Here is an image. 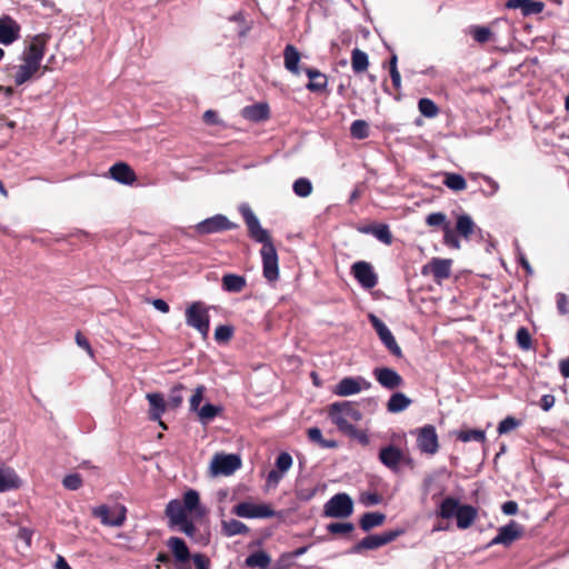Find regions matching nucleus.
<instances>
[{
    "label": "nucleus",
    "mask_w": 569,
    "mask_h": 569,
    "mask_svg": "<svg viewBox=\"0 0 569 569\" xmlns=\"http://www.w3.org/2000/svg\"><path fill=\"white\" fill-rule=\"evenodd\" d=\"M48 38L37 34L23 50L20 63L10 69V77L16 86H22L32 80L41 68Z\"/></svg>",
    "instance_id": "nucleus-1"
},
{
    "label": "nucleus",
    "mask_w": 569,
    "mask_h": 569,
    "mask_svg": "<svg viewBox=\"0 0 569 569\" xmlns=\"http://www.w3.org/2000/svg\"><path fill=\"white\" fill-rule=\"evenodd\" d=\"M436 515L442 520L456 519L457 528L466 530L478 519V509L471 505L460 503L458 498L448 496L441 500Z\"/></svg>",
    "instance_id": "nucleus-2"
},
{
    "label": "nucleus",
    "mask_w": 569,
    "mask_h": 569,
    "mask_svg": "<svg viewBox=\"0 0 569 569\" xmlns=\"http://www.w3.org/2000/svg\"><path fill=\"white\" fill-rule=\"evenodd\" d=\"M328 416L342 433L351 430L355 423L362 419L359 408L350 401L332 403L328 408Z\"/></svg>",
    "instance_id": "nucleus-3"
},
{
    "label": "nucleus",
    "mask_w": 569,
    "mask_h": 569,
    "mask_svg": "<svg viewBox=\"0 0 569 569\" xmlns=\"http://www.w3.org/2000/svg\"><path fill=\"white\" fill-rule=\"evenodd\" d=\"M186 323L196 329L202 338H207L210 330L209 307L202 301L191 302L184 311Z\"/></svg>",
    "instance_id": "nucleus-4"
},
{
    "label": "nucleus",
    "mask_w": 569,
    "mask_h": 569,
    "mask_svg": "<svg viewBox=\"0 0 569 569\" xmlns=\"http://www.w3.org/2000/svg\"><path fill=\"white\" fill-rule=\"evenodd\" d=\"M92 516L103 526L121 527L127 519V508L123 505H100L92 509Z\"/></svg>",
    "instance_id": "nucleus-5"
},
{
    "label": "nucleus",
    "mask_w": 569,
    "mask_h": 569,
    "mask_svg": "<svg viewBox=\"0 0 569 569\" xmlns=\"http://www.w3.org/2000/svg\"><path fill=\"white\" fill-rule=\"evenodd\" d=\"M352 512L353 501L345 492L335 495L323 506V515L329 518L345 519L350 517Z\"/></svg>",
    "instance_id": "nucleus-6"
},
{
    "label": "nucleus",
    "mask_w": 569,
    "mask_h": 569,
    "mask_svg": "<svg viewBox=\"0 0 569 569\" xmlns=\"http://www.w3.org/2000/svg\"><path fill=\"white\" fill-rule=\"evenodd\" d=\"M241 467L239 456L230 453H217L212 457L209 473L211 477L230 476Z\"/></svg>",
    "instance_id": "nucleus-7"
},
{
    "label": "nucleus",
    "mask_w": 569,
    "mask_h": 569,
    "mask_svg": "<svg viewBox=\"0 0 569 569\" xmlns=\"http://www.w3.org/2000/svg\"><path fill=\"white\" fill-rule=\"evenodd\" d=\"M525 536V527L511 520L508 525L498 528L497 536L490 540L487 547L501 545L506 548L510 547L517 540L522 539Z\"/></svg>",
    "instance_id": "nucleus-8"
},
{
    "label": "nucleus",
    "mask_w": 569,
    "mask_h": 569,
    "mask_svg": "<svg viewBox=\"0 0 569 569\" xmlns=\"http://www.w3.org/2000/svg\"><path fill=\"white\" fill-rule=\"evenodd\" d=\"M429 227L439 228L443 232V243L451 249H460V241L447 216L442 212L429 214Z\"/></svg>",
    "instance_id": "nucleus-9"
},
{
    "label": "nucleus",
    "mask_w": 569,
    "mask_h": 569,
    "mask_svg": "<svg viewBox=\"0 0 569 569\" xmlns=\"http://www.w3.org/2000/svg\"><path fill=\"white\" fill-rule=\"evenodd\" d=\"M263 264V277L268 281H276L279 278L278 254L274 246L266 243L260 250Z\"/></svg>",
    "instance_id": "nucleus-10"
},
{
    "label": "nucleus",
    "mask_w": 569,
    "mask_h": 569,
    "mask_svg": "<svg viewBox=\"0 0 569 569\" xmlns=\"http://www.w3.org/2000/svg\"><path fill=\"white\" fill-rule=\"evenodd\" d=\"M370 323L375 328L377 335L379 336L382 343L386 348L396 357H401L402 351L398 346L392 332L388 329V327L373 313L368 316Z\"/></svg>",
    "instance_id": "nucleus-11"
},
{
    "label": "nucleus",
    "mask_w": 569,
    "mask_h": 569,
    "mask_svg": "<svg viewBox=\"0 0 569 569\" xmlns=\"http://www.w3.org/2000/svg\"><path fill=\"white\" fill-rule=\"evenodd\" d=\"M371 383L363 377H346L341 379L333 389L335 395L348 397L368 390Z\"/></svg>",
    "instance_id": "nucleus-12"
},
{
    "label": "nucleus",
    "mask_w": 569,
    "mask_h": 569,
    "mask_svg": "<svg viewBox=\"0 0 569 569\" xmlns=\"http://www.w3.org/2000/svg\"><path fill=\"white\" fill-rule=\"evenodd\" d=\"M233 513L241 518H270L274 511L267 503L241 502L234 506Z\"/></svg>",
    "instance_id": "nucleus-13"
},
{
    "label": "nucleus",
    "mask_w": 569,
    "mask_h": 569,
    "mask_svg": "<svg viewBox=\"0 0 569 569\" xmlns=\"http://www.w3.org/2000/svg\"><path fill=\"white\" fill-rule=\"evenodd\" d=\"M402 533V530H388L378 535H370L363 538L355 548L356 551L370 550L382 547Z\"/></svg>",
    "instance_id": "nucleus-14"
},
{
    "label": "nucleus",
    "mask_w": 569,
    "mask_h": 569,
    "mask_svg": "<svg viewBox=\"0 0 569 569\" xmlns=\"http://www.w3.org/2000/svg\"><path fill=\"white\" fill-rule=\"evenodd\" d=\"M379 459L382 465L392 471H398L400 466L403 463L411 465V460L395 446H387L382 448L379 452Z\"/></svg>",
    "instance_id": "nucleus-15"
},
{
    "label": "nucleus",
    "mask_w": 569,
    "mask_h": 569,
    "mask_svg": "<svg viewBox=\"0 0 569 569\" xmlns=\"http://www.w3.org/2000/svg\"><path fill=\"white\" fill-rule=\"evenodd\" d=\"M236 226L227 219V217L222 214H217L211 218H208L196 226V230L200 234H208L220 232L223 230H229L234 228Z\"/></svg>",
    "instance_id": "nucleus-16"
},
{
    "label": "nucleus",
    "mask_w": 569,
    "mask_h": 569,
    "mask_svg": "<svg viewBox=\"0 0 569 569\" xmlns=\"http://www.w3.org/2000/svg\"><path fill=\"white\" fill-rule=\"evenodd\" d=\"M351 270L355 278L363 288L371 289L377 284L378 278L370 263L366 261L355 262Z\"/></svg>",
    "instance_id": "nucleus-17"
},
{
    "label": "nucleus",
    "mask_w": 569,
    "mask_h": 569,
    "mask_svg": "<svg viewBox=\"0 0 569 569\" xmlns=\"http://www.w3.org/2000/svg\"><path fill=\"white\" fill-rule=\"evenodd\" d=\"M20 24L10 16L0 18V44L10 46L20 38Z\"/></svg>",
    "instance_id": "nucleus-18"
},
{
    "label": "nucleus",
    "mask_w": 569,
    "mask_h": 569,
    "mask_svg": "<svg viewBox=\"0 0 569 569\" xmlns=\"http://www.w3.org/2000/svg\"><path fill=\"white\" fill-rule=\"evenodd\" d=\"M373 376L383 388L389 390L397 389L403 383L401 376L396 370L387 367L376 368Z\"/></svg>",
    "instance_id": "nucleus-19"
},
{
    "label": "nucleus",
    "mask_w": 569,
    "mask_h": 569,
    "mask_svg": "<svg viewBox=\"0 0 569 569\" xmlns=\"http://www.w3.org/2000/svg\"><path fill=\"white\" fill-rule=\"evenodd\" d=\"M452 259L432 258L429 262L430 271L437 283L441 284L451 276Z\"/></svg>",
    "instance_id": "nucleus-20"
},
{
    "label": "nucleus",
    "mask_w": 569,
    "mask_h": 569,
    "mask_svg": "<svg viewBox=\"0 0 569 569\" xmlns=\"http://www.w3.org/2000/svg\"><path fill=\"white\" fill-rule=\"evenodd\" d=\"M167 546L170 548L179 563L178 569H189V567L184 566L190 559V552L186 542L181 538L171 537L168 540Z\"/></svg>",
    "instance_id": "nucleus-21"
},
{
    "label": "nucleus",
    "mask_w": 569,
    "mask_h": 569,
    "mask_svg": "<svg viewBox=\"0 0 569 569\" xmlns=\"http://www.w3.org/2000/svg\"><path fill=\"white\" fill-rule=\"evenodd\" d=\"M505 7L507 9H520L523 17L541 13L545 3L535 0H507Z\"/></svg>",
    "instance_id": "nucleus-22"
},
{
    "label": "nucleus",
    "mask_w": 569,
    "mask_h": 569,
    "mask_svg": "<svg viewBox=\"0 0 569 569\" xmlns=\"http://www.w3.org/2000/svg\"><path fill=\"white\" fill-rule=\"evenodd\" d=\"M181 502L190 516L202 517L206 515V509L200 505V497L196 490L186 491Z\"/></svg>",
    "instance_id": "nucleus-23"
},
{
    "label": "nucleus",
    "mask_w": 569,
    "mask_h": 569,
    "mask_svg": "<svg viewBox=\"0 0 569 569\" xmlns=\"http://www.w3.org/2000/svg\"><path fill=\"white\" fill-rule=\"evenodd\" d=\"M110 176L123 184H132L136 181L134 171L124 162H118L110 168Z\"/></svg>",
    "instance_id": "nucleus-24"
},
{
    "label": "nucleus",
    "mask_w": 569,
    "mask_h": 569,
    "mask_svg": "<svg viewBox=\"0 0 569 569\" xmlns=\"http://www.w3.org/2000/svg\"><path fill=\"white\" fill-rule=\"evenodd\" d=\"M147 399L149 401V419L150 420H160L161 416L166 411V400L164 397L159 392L147 393Z\"/></svg>",
    "instance_id": "nucleus-25"
},
{
    "label": "nucleus",
    "mask_w": 569,
    "mask_h": 569,
    "mask_svg": "<svg viewBox=\"0 0 569 569\" xmlns=\"http://www.w3.org/2000/svg\"><path fill=\"white\" fill-rule=\"evenodd\" d=\"M166 515L173 525L184 523L188 518V512L186 511L182 502L177 499L171 500L167 505Z\"/></svg>",
    "instance_id": "nucleus-26"
},
{
    "label": "nucleus",
    "mask_w": 569,
    "mask_h": 569,
    "mask_svg": "<svg viewBox=\"0 0 569 569\" xmlns=\"http://www.w3.org/2000/svg\"><path fill=\"white\" fill-rule=\"evenodd\" d=\"M21 481L11 468H0V492L18 489Z\"/></svg>",
    "instance_id": "nucleus-27"
},
{
    "label": "nucleus",
    "mask_w": 569,
    "mask_h": 569,
    "mask_svg": "<svg viewBox=\"0 0 569 569\" xmlns=\"http://www.w3.org/2000/svg\"><path fill=\"white\" fill-rule=\"evenodd\" d=\"M284 68L293 74H299L300 53L292 44H287L283 50Z\"/></svg>",
    "instance_id": "nucleus-28"
},
{
    "label": "nucleus",
    "mask_w": 569,
    "mask_h": 569,
    "mask_svg": "<svg viewBox=\"0 0 569 569\" xmlns=\"http://www.w3.org/2000/svg\"><path fill=\"white\" fill-rule=\"evenodd\" d=\"M242 116L251 121H261L269 117V108L266 103L249 106L242 110Z\"/></svg>",
    "instance_id": "nucleus-29"
},
{
    "label": "nucleus",
    "mask_w": 569,
    "mask_h": 569,
    "mask_svg": "<svg viewBox=\"0 0 569 569\" xmlns=\"http://www.w3.org/2000/svg\"><path fill=\"white\" fill-rule=\"evenodd\" d=\"M411 400L402 392L393 393L387 402V410L391 413H398L406 410Z\"/></svg>",
    "instance_id": "nucleus-30"
},
{
    "label": "nucleus",
    "mask_w": 569,
    "mask_h": 569,
    "mask_svg": "<svg viewBox=\"0 0 569 569\" xmlns=\"http://www.w3.org/2000/svg\"><path fill=\"white\" fill-rule=\"evenodd\" d=\"M246 287V279L241 276L228 273L222 277V288L228 292H240Z\"/></svg>",
    "instance_id": "nucleus-31"
},
{
    "label": "nucleus",
    "mask_w": 569,
    "mask_h": 569,
    "mask_svg": "<svg viewBox=\"0 0 569 569\" xmlns=\"http://www.w3.org/2000/svg\"><path fill=\"white\" fill-rule=\"evenodd\" d=\"M476 228L475 222L468 214H461L457 219L456 223V234L458 233L463 237L465 239H469L470 236L473 233Z\"/></svg>",
    "instance_id": "nucleus-32"
},
{
    "label": "nucleus",
    "mask_w": 569,
    "mask_h": 569,
    "mask_svg": "<svg viewBox=\"0 0 569 569\" xmlns=\"http://www.w3.org/2000/svg\"><path fill=\"white\" fill-rule=\"evenodd\" d=\"M386 516L381 512H367L360 519V527L363 531H369L385 522Z\"/></svg>",
    "instance_id": "nucleus-33"
},
{
    "label": "nucleus",
    "mask_w": 569,
    "mask_h": 569,
    "mask_svg": "<svg viewBox=\"0 0 569 569\" xmlns=\"http://www.w3.org/2000/svg\"><path fill=\"white\" fill-rule=\"evenodd\" d=\"M222 532L227 537H232L236 535H246L249 532V528L241 521L231 519L228 521H222Z\"/></svg>",
    "instance_id": "nucleus-34"
},
{
    "label": "nucleus",
    "mask_w": 569,
    "mask_h": 569,
    "mask_svg": "<svg viewBox=\"0 0 569 569\" xmlns=\"http://www.w3.org/2000/svg\"><path fill=\"white\" fill-rule=\"evenodd\" d=\"M306 73L310 79V82L307 84V88L310 91H320L326 88L327 79L320 71L316 69H306Z\"/></svg>",
    "instance_id": "nucleus-35"
},
{
    "label": "nucleus",
    "mask_w": 569,
    "mask_h": 569,
    "mask_svg": "<svg viewBox=\"0 0 569 569\" xmlns=\"http://www.w3.org/2000/svg\"><path fill=\"white\" fill-rule=\"evenodd\" d=\"M442 183L446 184L452 191H462L467 188L466 179L459 174L453 172H446Z\"/></svg>",
    "instance_id": "nucleus-36"
},
{
    "label": "nucleus",
    "mask_w": 569,
    "mask_h": 569,
    "mask_svg": "<svg viewBox=\"0 0 569 569\" xmlns=\"http://www.w3.org/2000/svg\"><path fill=\"white\" fill-rule=\"evenodd\" d=\"M369 66L368 56L366 52L356 48L351 53V67L356 73H360L367 70Z\"/></svg>",
    "instance_id": "nucleus-37"
},
{
    "label": "nucleus",
    "mask_w": 569,
    "mask_h": 569,
    "mask_svg": "<svg viewBox=\"0 0 569 569\" xmlns=\"http://www.w3.org/2000/svg\"><path fill=\"white\" fill-rule=\"evenodd\" d=\"M457 439L462 442H469V441L485 442L486 441V432L480 429L460 430L459 432H457Z\"/></svg>",
    "instance_id": "nucleus-38"
},
{
    "label": "nucleus",
    "mask_w": 569,
    "mask_h": 569,
    "mask_svg": "<svg viewBox=\"0 0 569 569\" xmlns=\"http://www.w3.org/2000/svg\"><path fill=\"white\" fill-rule=\"evenodd\" d=\"M270 561V557L264 551H257L247 557L246 565L248 567L267 568Z\"/></svg>",
    "instance_id": "nucleus-39"
},
{
    "label": "nucleus",
    "mask_w": 569,
    "mask_h": 569,
    "mask_svg": "<svg viewBox=\"0 0 569 569\" xmlns=\"http://www.w3.org/2000/svg\"><path fill=\"white\" fill-rule=\"evenodd\" d=\"M221 407L206 403L198 410V417L202 423H207L221 412Z\"/></svg>",
    "instance_id": "nucleus-40"
},
{
    "label": "nucleus",
    "mask_w": 569,
    "mask_h": 569,
    "mask_svg": "<svg viewBox=\"0 0 569 569\" xmlns=\"http://www.w3.org/2000/svg\"><path fill=\"white\" fill-rule=\"evenodd\" d=\"M469 33L472 36L473 40L479 43H486L492 37L491 30L488 27L483 26L470 27Z\"/></svg>",
    "instance_id": "nucleus-41"
},
{
    "label": "nucleus",
    "mask_w": 569,
    "mask_h": 569,
    "mask_svg": "<svg viewBox=\"0 0 569 569\" xmlns=\"http://www.w3.org/2000/svg\"><path fill=\"white\" fill-rule=\"evenodd\" d=\"M308 437L311 441L318 443L321 448H336L337 442L335 440H326L322 437V432L319 428H310L308 430Z\"/></svg>",
    "instance_id": "nucleus-42"
},
{
    "label": "nucleus",
    "mask_w": 569,
    "mask_h": 569,
    "mask_svg": "<svg viewBox=\"0 0 569 569\" xmlns=\"http://www.w3.org/2000/svg\"><path fill=\"white\" fill-rule=\"evenodd\" d=\"M293 192L298 196V197H308L311 194L312 192V184H311V181L307 178H299L297 179L295 182H293Z\"/></svg>",
    "instance_id": "nucleus-43"
},
{
    "label": "nucleus",
    "mask_w": 569,
    "mask_h": 569,
    "mask_svg": "<svg viewBox=\"0 0 569 569\" xmlns=\"http://www.w3.org/2000/svg\"><path fill=\"white\" fill-rule=\"evenodd\" d=\"M517 345L522 350L532 348V339L529 330L526 327H520L516 333Z\"/></svg>",
    "instance_id": "nucleus-44"
},
{
    "label": "nucleus",
    "mask_w": 569,
    "mask_h": 569,
    "mask_svg": "<svg viewBox=\"0 0 569 569\" xmlns=\"http://www.w3.org/2000/svg\"><path fill=\"white\" fill-rule=\"evenodd\" d=\"M350 132L356 139H365L369 136V126L365 120H356L351 123Z\"/></svg>",
    "instance_id": "nucleus-45"
},
{
    "label": "nucleus",
    "mask_w": 569,
    "mask_h": 569,
    "mask_svg": "<svg viewBox=\"0 0 569 569\" xmlns=\"http://www.w3.org/2000/svg\"><path fill=\"white\" fill-rule=\"evenodd\" d=\"M250 237L254 239L258 242H261L262 246L266 243H271L270 236L266 229L261 227L260 223H258L256 227H251L249 229Z\"/></svg>",
    "instance_id": "nucleus-46"
},
{
    "label": "nucleus",
    "mask_w": 569,
    "mask_h": 569,
    "mask_svg": "<svg viewBox=\"0 0 569 569\" xmlns=\"http://www.w3.org/2000/svg\"><path fill=\"white\" fill-rule=\"evenodd\" d=\"M355 529L351 522H332L328 525L327 530L332 535H349Z\"/></svg>",
    "instance_id": "nucleus-47"
},
{
    "label": "nucleus",
    "mask_w": 569,
    "mask_h": 569,
    "mask_svg": "<svg viewBox=\"0 0 569 569\" xmlns=\"http://www.w3.org/2000/svg\"><path fill=\"white\" fill-rule=\"evenodd\" d=\"M371 232L378 240L386 244H390L392 241L391 232L386 224L372 227Z\"/></svg>",
    "instance_id": "nucleus-48"
},
{
    "label": "nucleus",
    "mask_w": 569,
    "mask_h": 569,
    "mask_svg": "<svg viewBox=\"0 0 569 569\" xmlns=\"http://www.w3.org/2000/svg\"><path fill=\"white\" fill-rule=\"evenodd\" d=\"M520 423H521L520 420L516 419L515 417L508 416L502 421H500L498 429H497L498 433L499 435L508 433V432L515 430L516 428H518L520 426Z\"/></svg>",
    "instance_id": "nucleus-49"
},
{
    "label": "nucleus",
    "mask_w": 569,
    "mask_h": 569,
    "mask_svg": "<svg viewBox=\"0 0 569 569\" xmlns=\"http://www.w3.org/2000/svg\"><path fill=\"white\" fill-rule=\"evenodd\" d=\"M292 467V457L288 452H281L276 459V469L287 472Z\"/></svg>",
    "instance_id": "nucleus-50"
},
{
    "label": "nucleus",
    "mask_w": 569,
    "mask_h": 569,
    "mask_svg": "<svg viewBox=\"0 0 569 569\" xmlns=\"http://www.w3.org/2000/svg\"><path fill=\"white\" fill-rule=\"evenodd\" d=\"M206 392L204 386H198L190 398V410L198 411Z\"/></svg>",
    "instance_id": "nucleus-51"
},
{
    "label": "nucleus",
    "mask_w": 569,
    "mask_h": 569,
    "mask_svg": "<svg viewBox=\"0 0 569 569\" xmlns=\"http://www.w3.org/2000/svg\"><path fill=\"white\" fill-rule=\"evenodd\" d=\"M345 435L357 440L362 446H368L370 442L369 436L365 430H359L355 426L351 430H348Z\"/></svg>",
    "instance_id": "nucleus-52"
},
{
    "label": "nucleus",
    "mask_w": 569,
    "mask_h": 569,
    "mask_svg": "<svg viewBox=\"0 0 569 569\" xmlns=\"http://www.w3.org/2000/svg\"><path fill=\"white\" fill-rule=\"evenodd\" d=\"M233 329L230 326H219L214 331V339L218 342H227L231 339Z\"/></svg>",
    "instance_id": "nucleus-53"
},
{
    "label": "nucleus",
    "mask_w": 569,
    "mask_h": 569,
    "mask_svg": "<svg viewBox=\"0 0 569 569\" xmlns=\"http://www.w3.org/2000/svg\"><path fill=\"white\" fill-rule=\"evenodd\" d=\"M360 502L366 507L379 505L382 500L381 496L376 492H362L359 498Z\"/></svg>",
    "instance_id": "nucleus-54"
},
{
    "label": "nucleus",
    "mask_w": 569,
    "mask_h": 569,
    "mask_svg": "<svg viewBox=\"0 0 569 569\" xmlns=\"http://www.w3.org/2000/svg\"><path fill=\"white\" fill-rule=\"evenodd\" d=\"M283 476H284V472H280V470H278V469H273V470L269 471V473L267 476V480H266L267 488L274 489L279 485V482L281 481Z\"/></svg>",
    "instance_id": "nucleus-55"
},
{
    "label": "nucleus",
    "mask_w": 569,
    "mask_h": 569,
    "mask_svg": "<svg viewBox=\"0 0 569 569\" xmlns=\"http://www.w3.org/2000/svg\"><path fill=\"white\" fill-rule=\"evenodd\" d=\"M240 211L242 213V217L246 221L248 229H250L251 227H256L258 223H260L253 211L248 206H242Z\"/></svg>",
    "instance_id": "nucleus-56"
},
{
    "label": "nucleus",
    "mask_w": 569,
    "mask_h": 569,
    "mask_svg": "<svg viewBox=\"0 0 569 569\" xmlns=\"http://www.w3.org/2000/svg\"><path fill=\"white\" fill-rule=\"evenodd\" d=\"M63 486L69 490H77L81 487L82 480L79 475H68L63 478Z\"/></svg>",
    "instance_id": "nucleus-57"
},
{
    "label": "nucleus",
    "mask_w": 569,
    "mask_h": 569,
    "mask_svg": "<svg viewBox=\"0 0 569 569\" xmlns=\"http://www.w3.org/2000/svg\"><path fill=\"white\" fill-rule=\"evenodd\" d=\"M390 76H391L393 86L396 87V89H399L400 83H401V77L397 69V57L396 56H393L390 60Z\"/></svg>",
    "instance_id": "nucleus-58"
},
{
    "label": "nucleus",
    "mask_w": 569,
    "mask_h": 569,
    "mask_svg": "<svg viewBox=\"0 0 569 569\" xmlns=\"http://www.w3.org/2000/svg\"><path fill=\"white\" fill-rule=\"evenodd\" d=\"M557 309L559 313L567 315L569 312V299L567 295L560 292L556 297Z\"/></svg>",
    "instance_id": "nucleus-59"
},
{
    "label": "nucleus",
    "mask_w": 569,
    "mask_h": 569,
    "mask_svg": "<svg viewBox=\"0 0 569 569\" xmlns=\"http://www.w3.org/2000/svg\"><path fill=\"white\" fill-rule=\"evenodd\" d=\"M418 432V439H417V446L419 450L425 453L427 452V427H422L417 430Z\"/></svg>",
    "instance_id": "nucleus-60"
},
{
    "label": "nucleus",
    "mask_w": 569,
    "mask_h": 569,
    "mask_svg": "<svg viewBox=\"0 0 569 569\" xmlns=\"http://www.w3.org/2000/svg\"><path fill=\"white\" fill-rule=\"evenodd\" d=\"M192 560H193L197 569H209L210 568L209 559L201 553H194L192 556Z\"/></svg>",
    "instance_id": "nucleus-61"
},
{
    "label": "nucleus",
    "mask_w": 569,
    "mask_h": 569,
    "mask_svg": "<svg viewBox=\"0 0 569 569\" xmlns=\"http://www.w3.org/2000/svg\"><path fill=\"white\" fill-rule=\"evenodd\" d=\"M76 342L80 348L86 350L90 357H93L92 348H91L88 339L84 336H82L81 332H77Z\"/></svg>",
    "instance_id": "nucleus-62"
},
{
    "label": "nucleus",
    "mask_w": 569,
    "mask_h": 569,
    "mask_svg": "<svg viewBox=\"0 0 569 569\" xmlns=\"http://www.w3.org/2000/svg\"><path fill=\"white\" fill-rule=\"evenodd\" d=\"M438 447L436 429L429 425V455L435 453L438 450Z\"/></svg>",
    "instance_id": "nucleus-63"
},
{
    "label": "nucleus",
    "mask_w": 569,
    "mask_h": 569,
    "mask_svg": "<svg viewBox=\"0 0 569 569\" xmlns=\"http://www.w3.org/2000/svg\"><path fill=\"white\" fill-rule=\"evenodd\" d=\"M518 503L513 500H509L502 503L501 510L507 516H512L518 512Z\"/></svg>",
    "instance_id": "nucleus-64"
}]
</instances>
